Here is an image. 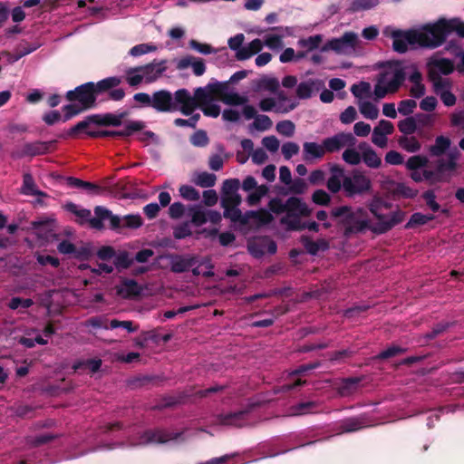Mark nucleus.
Here are the masks:
<instances>
[{"instance_id":"nucleus-1","label":"nucleus","mask_w":464,"mask_h":464,"mask_svg":"<svg viewBox=\"0 0 464 464\" xmlns=\"http://www.w3.org/2000/svg\"><path fill=\"white\" fill-rule=\"evenodd\" d=\"M121 82V78L117 76L107 77L98 82H88L68 91L65 99L70 102H78L85 110L93 109L100 94L116 88Z\"/></svg>"},{"instance_id":"nucleus-2","label":"nucleus","mask_w":464,"mask_h":464,"mask_svg":"<svg viewBox=\"0 0 464 464\" xmlns=\"http://www.w3.org/2000/svg\"><path fill=\"white\" fill-rule=\"evenodd\" d=\"M331 216L336 218L338 224L343 227L345 237L359 234L367 229L372 231V226L370 225L368 214L362 208L356 209L349 206L334 208L331 210Z\"/></svg>"},{"instance_id":"nucleus-3","label":"nucleus","mask_w":464,"mask_h":464,"mask_svg":"<svg viewBox=\"0 0 464 464\" xmlns=\"http://www.w3.org/2000/svg\"><path fill=\"white\" fill-rule=\"evenodd\" d=\"M93 218L90 219L92 228L101 230L104 227L103 222L109 221V228L121 233L124 228L137 229L143 225V219L139 214H129L123 217L114 215L110 209L97 206L94 208Z\"/></svg>"},{"instance_id":"nucleus-4","label":"nucleus","mask_w":464,"mask_h":464,"mask_svg":"<svg viewBox=\"0 0 464 464\" xmlns=\"http://www.w3.org/2000/svg\"><path fill=\"white\" fill-rule=\"evenodd\" d=\"M450 34H452L450 19L440 17L434 23L426 24L421 30H418L420 47L438 48L446 43Z\"/></svg>"},{"instance_id":"nucleus-5","label":"nucleus","mask_w":464,"mask_h":464,"mask_svg":"<svg viewBox=\"0 0 464 464\" xmlns=\"http://www.w3.org/2000/svg\"><path fill=\"white\" fill-rule=\"evenodd\" d=\"M406 78V72L400 62H395L392 72H385L380 74L377 83L374 86L375 99L380 100L387 93L396 92Z\"/></svg>"},{"instance_id":"nucleus-6","label":"nucleus","mask_w":464,"mask_h":464,"mask_svg":"<svg viewBox=\"0 0 464 464\" xmlns=\"http://www.w3.org/2000/svg\"><path fill=\"white\" fill-rule=\"evenodd\" d=\"M175 97L180 103V112L186 116L191 115L197 108H201L213 99L207 87L197 88L193 96L187 89H179L175 92Z\"/></svg>"},{"instance_id":"nucleus-7","label":"nucleus","mask_w":464,"mask_h":464,"mask_svg":"<svg viewBox=\"0 0 464 464\" xmlns=\"http://www.w3.org/2000/svg\"><path fill=\"white\" fill-rule=\"evenodd\" d=\"M286 213L285 216L280 219V223L286 227L290 231V225L292 222H301L302 218H308L312 214V209L308 205L300 198L290 197L286 199Z\"/></svg>"},{"instance_id":"nucleus-8","label":"nucleus","mask_w":464,"mask_h":464,"mask_svg":"<svg viewBox=\"0 0 464 464\" xmlns=\"http://www.w3.org/2000/svg\"><path fill=\"white\" fill-rule=\"evenodd\" d=\"M343 188L347 197H353L369 191L372 184L369 178L358 170H353L351 177L343 179Z\"/></svg>"},{"instance_id":"nucleus-9","label":"nucleus","mask_w":464,"mask_h":464,"mask_svg":"<svg viewBox=\"0 0 464 464\" xmlns=\"http://www.w3.org/2000/svg\"><path fill=\"white\" fill-rule=\"evenodd\" d=\"M358 43V36L356 34L349 32L345 33L340 38H334L324 44L320 51L322 53L328 52L330 50L334 51L337 53L347 54L352 53Z\"/></svg>"},{"instance_id":"nucleus-10","label":"nucleus","mask_w":464,"mask_h":464,"mask_svg":"<svg viewBox=\"0 0 464 464\" xmlns=\"http://www.w3.org/2000/svg\"><path fill=\"white\" fill-rule=\"evenodd\" d=\"M417 34L418 30L416 29L405 31L401 29L393 30L391 34L393 50L399 53H404L408 50V45L420 46V40Z\"/></svg>"},{"instance_id":"nucleus-11","label":"nucleus","mask_w":464,"mask_h":464,"mask_svg":"<svg viewBox=\"0 0 464 464\" xmlns=\"http://www.w3.org/2000/svg\"><path fill=\"white\" fill-rule=\"evenodd\" d=\"M151 107L158 112L180 111V103L177 102L175 93L168 90H160L152 93Z\"/></svg>"},{"instance_id":"nucleus-12","label":"nucleus","mask_w":464,"mask_h":464,"mask_svg":"<svg viewBox=\"0 0 464 464\" xmlns=\"http://www.w3.org/2000/svg\"><path fill=\"white\" fill-rule=\"evenodd\" d=\"M170 271L181 274L189 271L198 263V256L191 254H169Z\"/></svg>"},{"instance_id":"nucleus-13","label":"nucleus","mask_w":464,"mask_h":464,"mask_svg":"<svg viewBox=\"0 0 464 464\" xmlns=\"http://www.w3.org/2000/svg\"><path fill=\"white\" fill-rule=\"evenodd\" d=\"M248 252L256 258L262 257L266 253H276L277 245L269 237H258L247 242Z\"/></svg>"},{"instance_id":"nucleus-14","label":"nucleus","mask_w":464,"mask_h":464,"mask_svg":"<svg viewBox=\"0 0 464 464\" xmlns=\"http://www.w3.org/2000/svg\"><path fill=\"white\" fill-rule=\"evenodd\" d=\"M356 139L352 133L340 132L333 137L326 138L323 140V148L325 152H335L344 146L353 147L355 145Z\"/></svg>"},{"instance_id":"nucleus-15","label":"nucleus","mask_w":464,"mask_h":464,"mask_svg":"<svg viewBox=\"0 0 464 464\" xmlns=\"http://www.w3.org/2000/svg\"><path fill=\"white\" fill-rule=\"evenodd\" d=\"M183 435V432H171L162 429L147 430L141 435L146 443L164 444L170 440H177Z\"/></svg>"},{"instance_id":"nucleus-16","label":"nucleus","mask_w":464,"mask_h":464,"mask_svg":"<svg viewBox=\"0 0 464 464\" xmlns=\"http://www.w3.org/2000/svg\"><path fill=\"white\" fill-rule=\"evenodd\" d=\"M47 144L41 140L24 143L21 149L11 152V157L14 160L23 159L24 157H36L47 154Z\"/></svg>"},{"instance_id":"nucleus-17","label":"nucleus","mask_w":464,"mask_h":464,"mask_svg":"<svg viewBox=\"0 0 464 464\" xmlns=\"http://www.w3.org/2000/svg\"><path fill=\"white\" fill-rule=\"evenodd\" d=\"M166 63V60H161L160 62H156V60H154L150 63L130 69L128 73L140 72L146 78L147 82H152L167 70Z\"/></svg>"},{"instance_id":"nucleus-18","label":"nucleus","mask_w":464,"mask_h":464,"mask_svg":"<svg viewBox=\"0 0 464 464\" xmlns=\"http://www.w3.org/2000/svg\"><path fill=\"white\" fill-rule=\"evenodd\" d=\"M405 218V212L401 209L393 211L391 216L386 215V218L382 222H377L372 227V232L381 235L390 231L392 227L401 223Z\"/></svg>"},{"instance_id":"nucleus-19","label":"nucleus","mask_w":464,"mask_h":464,"mask_svg":"<svg viewBox=\"0 0 464 464\" xmlns=\"http://www.w3.org/2000/svg\"><path fill=\"white\" fill-rule=\"evenodd\" d=\"M369 426L371 425L368 417L365 414H362L341 420L338 430L339 433L355 432Z\"/></svg>"},{"instance_id":"nucleus-20","label":"nucleus","mask_w":464,"mask_h":464,"mask_svg":"<svg viewBox=\"0 0 464 464\" xmlns=\"http://www.w3.org/2000/svg\"><path fill=\"white\" fill-rule=\"evenodd\" d=\"M250 411L251 407L238 411L220 413L217 416V420L221 425L240 428L244 426L246 420V416Z\"/></svg>"},{"instance_id":"nucleus-21","label":"nucleus","mask_w":464,"mask_h":464,"mask_svg":"<svg viewBox=\"0 0 464 464\" xmlns=\"http://www.w3.org/2000/svg\"><path fill=\"white\" fill-rule=\"evenodd\" d=\"M358 149L362 152V160L371 169H378L382 165V159L376 151L365 141L359 143Z\"/></svg>"},{"instance_id":"nucleus-22","label":"nucleus","mask_w":464,"mask_h":464,"mask_svg":"<svg viewBox=\"0 0 464 464\" xmlns=\"http://www.w3.org/2000/svg\"><path fill=\"white\" fill-rule=\"evenodd\" d=\"M145 127H146V124L142 121H129L125 125V128L122 130H103V132L106 133L103 135V138L104 137L126 138V137L131 136L133 133H135L137 131L142 130Z\"/></svg>"},{"instance_id":"nucleus-23","label":"nucleus","mask_w":464,"mask_h":464,"mask_svg":"<svg viewBox=\"0 0 464 464\" xmlns=\"http://www.w3.org/2000/svg\"><path fill=\"white\" fill-rule=\"evenodd\" d=\"M141 287L133 279H124L121 285L116 286V294L124 299H130L140 295Z\"/></svg>"},{"instance_id":"nucleus-24","label":"nucleus","mask_w":464,"mask_h":464,"mask_svg":"<svg viewBox=\"0 0 464 464\" xmlns=\"http://www.w3.org/2000/svg\"><path fill=\"white\" fill-rule=\"evenodd\" d=\"M300 241L305 251L312 256L317 255L319 251H326L329 249V243L324 238L314 241L310 237L303 235L300 237Z\"/></svg>"},{"instance_id":"nucleus-25","label":"nucleus","mask_w":464,"mask_h":464,"mask_svg":"<svg viewBox=\"0 0 464 464\" xmlns=\"http://www.w3.org/2000/svg\"><path fill=\"white\" fill-rule=\"evenodd\" d=\"M324 156L323 144L306 141L303 144V160L310 162L313 160L322 159Z\"/></svg>"},{"instance_id":"nucleus-26","label":"nucleus","mask_w":464,"mask_h":464,"mask_svg":"<svg viewBox=\"0 0 464 464\" xmlns=\"http://www.w3.org/2000/svg\"><path fill=\"white\" fill-rule=\"evenodd\" d=\"M459 152L455 150L454 151H450L448 154V160H445L443 159L439 160L437 162V171L439 173L443 174L445 171H454L456 170L458 164L457 160L459 159Z\"/></svg>"},{"instance_id":"nucleus-27","label":"nucleus","mask_w":464,"mask_h":464,"mask_svg":"<svg viewBox=\"0 0 464 464\" xmlns=\"http://www.w3.org/2000/svg\"><path fill=\"white\" fill-rule=\"evenodd\" d=\"M362 377H349L341 381L338 387V393L343 396H349L357 391L359 383L362 382Z\"/></svg>"},{"instance_id":"nucleus-28","label":"nucleus","mask_w":464,"mask_h":464,"mask_svg":"<svg viewBox=\"0 0 464 464\" xmlns=\"http://www.w3.org/2000/svg\"><path fill=\"white\" fill-rule=\"evenodd\" d=\"M369 210L371 213L378 219L377 222H382L386 218V215L382 213V210L389 209L391 208V204L385 202L381 198L375 197L368 205Z\"/></svg>"},{"instance_id":"nucleus-29","label":"nucleus","mask_w":464,"mask_h":464,"mask_svg":"<svg viewBox=\"0 0 464 464\" xmlns=\"http://www.w3.org/2000/svg\"><path fill=\"white\" fill-rule=\"evenodd\" d=\"M321 85L320 81L318 80H308L305 82H302L297 85L296 88V95L299 99H309L311 98L314 89L315 85ZM319 86L316 87L318 90Z\"/></svg>"},{"instance_id":"nucleus-30","label":"nucleus","mask_w":464,"mask_h":464,"mask_svg":"<svg viewBox=\"0 0 464 464\" xmlns=\"http://www.w3.org/2000/svg\"><path fill=\"white\" fill-rule=\"evenodd\" d=\"M455 324V322L449 321H441L438 324H434L431 330L425 334L424 339L426 341H430L435 339L437 336L443 334L447 332L450 327Z\"/></svg>"},{"instance_id":"nucleus-31","label":"nucleus","mask_w":464,"mask_h":464,"mask_svg":"<svg viewBox=\"0 0 464 464\" xmlns=\"http://www.w3.org/2000/svg\"><path fill=\"white\" fill-rule=\"evenodd\" d=\"M450 143V140L448 137L438 136L435 140V144L430 146V152L432 156L440 157L446 152Z\"/></svg>"},{"instance_id":"nucleus-32","label":"nucleus","mask_w":464,"mask_h":464,"mask_svg":"<svg viewBox=\"0 0 464 464\" xmlns=\"http://www.w3.org/2000/svg\"><path fill=\"white\" fill-rule=\"evenodd\" d=\"M429 77L433 83V91L437 95L440 94L442 92L448 91L450 88V81L441 77L440 74L436 72H430Z\"/></svg>"},{"instance_id":"nucleus-33","label":"nucleus","mask_w":464,"mask_h":464,"mask_svg":"<svg viewBox=\"0 0 464 464\" xmlns=\"http://www.w3.org/2000/svg\"><path fill=\"white\" fill-rule=\"evenodd\" d=\"M224 218L230 219L232 222H238L241 225H247L246 212L242 214L238 207L224 208Z\"/></svg>"},{"instance_id":"nucleus-34","label":"nucleus","mask_w":464,"mask_h":464,"mask_svg":"<svg viewBox=\"0 0 464 464\" xmlns=\"http://www.w3.org/2000/svg\"><path fill=\"white\" fill-rule=\"evenodd\" d=\"M379 3V0H353L348 10L352 13L367 11L376 7Z\"/></svg>"},{"instance_id":"nucleus-35","label":"nucleus","mask_w":464,"mask_h":464,"mask_svg":"<svg viewBox=\"0 0 464 464\" xmlns=\"http://www.w3.org/2000/svg\"><path fill=\"white\" fill-rule=\"evenodd\" d=\"M246 216H247V223L249 222V220L251 218H255L257 220L258 223H260L262 225H267V224L271 223L272 220L274 219L270 211L264 209V208L259 209L258 211H254V210L246 211Z\"/></svg>"},{"instance_id":"nucleus-36","label":"nucleus","mask_w":464,"mask_h":464,"mask_svg":"<svg viewBox=\"0 0 464 464\" xmlns=\"http://www.w3.org/2000/svg\"><path fill=\"white\" fill-rule=\"evenodd\" d=\"M392 193L394 196L401 197L403 198H414L418 194V190L409 187L405 183L397 182L394 185Z\"/></svg>"},{"instance_id":"nucleus-37","label":"nucleus","mask_w":464,"mask_h":464,"mask_svg":"<svg viewBox=\"0 0 464 464\" xmlns=\"http://www.w3.org/2000/svg\"><path fill=\"white\" fill-rule=\"evenodd\" d=\"M323 41V36L321 34H315L309 36L307 38H301L298 40L297 44L302 48H305L306 52H312L317 48H319L321 43Z\"/></svg>"},{"instance_id":"nucleus-38","label":"nucleus","mask_w":464,"mask_h":464,"mask_svg":"<svg viewBox=\"0 0 464 464\" xmlns=\"http://www.w3.org/2000/svg\"><path fill=\"white\" fill-rule=\"evenodd\" d=\"M435 218L433 215H425L420 212L413 213L410 220L406 223L405 228H413L417 226H422L427 224L429 221H431Z\"/></svg>"},{"instance_id":"nucleus-39","label":"nucleus","mask_w":464,"mask_h":464,"mask_svg":"<svg viewBox=\"0 0 464 464\" xmlns=\"http://www.w3.org/2000/svg\"><path fill=\"white\" fill-rule=\"evenodd\" d=\"M189 394L179 393L178 396H167L162 398L161 401L154 406V409L161 410L164 408L173 407L177 404L184 402V400L188 397Z\"/></svg>"},{"instance_id":"nucleus-40","label":"nucleus","mask_w":464,"mask_h":464,"mask_svg":"<svg viewBox=\"0 0 464 464\" xmlns=\"http://www.w3.org/2000/svg\"><path fill=\"white\" fill-rule=\"evenodd\" d=\"M216 180L217 177L215 174L203 171L197 175L194 182L201 188H211L215 186Z\"/></svg>"},{"instance_id":"nucleus-41","label":"nucleus","mask_w":464,"mask_h":464,"mask_svg":"<svg viewBox=\"0 0 464 464\" xmlns=\"http://www.w3.org/2000/svg\"><path fill=\"white\" fill-rule=\"evenodd\" d=\"M191 216V222L197 226H202L208 221L207 212L204 211L199 206H193L188 209Z\"/></svg>"},{"instance_id":"nucleus-42","label":"nucleus","mask_w":464,"mask_h":464,"mask_svg":"<svg viewBox=\"0 0 464 464\" xmlns=\"http://www.w3.org/2000/svg\"><path fill=\"white\" fill-rule=\"evenodd\" d=\"M102 360L101 359H88L86 361H79L74 362L72 368L74 371L82 369V368H88L92 372H97L101 366H102Z\"/></svg>"},{"instance_id":"nucleus-43","label":"nucleus","mask_w":464,"mask_h":464,"mask_svg":"<svg viewBox=\"0 0 464 464\" xmlns=\"http://www.w3.org/2000/svg\"><path fill=\"white\" fill-rule=\"evenodd\" d=\"M360 112L367 119L375 120L379 115V109L371 102H362L359 104Z\"/></svg>"},{"instance_id":"nucleus-44","label":"nucleus","mask_w":464,"mask_h":464,"mask_svg":"<svg viewBox=\"0 0 464 464\" xmlns=\"http://www.w3.org/2000/svg\"><path fill=\"white\" fill-rule=\"evenodd\" d=\"M400 146L408 152H417L420 150V143L415 137H401L399 139Z\"/></svg>"},{"instance_id":"nucleus-45","label":"nucleus","mask_w":464,"mask_h":464,"mask_svg":"<svg viewBox=\"0 0 464 464\" xmlns=\"http://www.w3.org/2000/svg\"><path fill=\"white\" fill-rule=\"evenodd\" d=\"M132 263L133 259L130 257V255L127 251L120 252L117 256L115 255L113 261V264L118 271L130 267Z\"/></svg>"},{"instance_id":"nucleus-46","label":"nucleus","mask_w":464,"mask_h":464,"mask_svg":"<svg viewBox=\"0 0 464 464\" xmlns=\"http://www.w3.org/2000/svg\"><path fill=\"white\" fill-rule=\"evenodd\" d=\"M399 130L405 135L413 134L416 130V120L414 117H407L404 120H401L398 123Z\"/></svg>"},{"instance_id":"nucleus-47","label":"nucleus","mask_w":464,"mask_h":464,"mask_svg":"<svg viewBox=\"0 0 464 464\" xmlns=\"http://www.w3.org/2000/svg\"><path fill=\"white\" fill-rule=\"evenodd\" d=\"M64 208L67 211L74 214L76 217L81 218L85 220H88L89 223H90V219L92 218H91V215H92L91 210L86 209V208L79 209L78 206L73 202L66 203L64 206Z\"/></svg>"},{"instance_id":"nucleus-48","label":"nucleus","mask_w":464,"mask_h":464,"mask_svg":"<svg viewBox=\"0 0 464 464\" xmlns=\"http://www.w3.org/2000/svg\"><path fill=\"white\" fill-rule=\"evenodd\" d=\"M227 82H217L215 83H208L207 85V89L208 90L210 96H218L221 102L223 95H225L226 92H227Z\"/></svg>"},{"instance_id":"nucleus-49","label":"nucleus","mask_w":464,"mask_h":464,"mask_svg":"<svg viewBox=\"0 0 464 464\" xmlns=\"http://www.w3.org/2000/svg\"><path fill=\"white\" fill-rule=\"evenodd\" d=\"M428 164V159L425 156L415 155L408 159L406 168L410 170H418Z\"/></svg>"},{"instance_id":"nucleus-50","label":"nucleus","mask_w":464,"mask_h":464,"mask_svg":"<svg viewBox=\"0 0 464 464\" xmlns=\"http://www.w3.org/2000/svg\"><path fill=\"white\" fill-rule=\"evenodd\" d=\"M36 186L34 179L31 173H24L23 176V185L21 187L20 192L24 195L30 196L35 191Z\"/></svg>"},{"instance_id":"nucleus-51","label":"nucleus","mask_w":464,"mask_h":464,"mask_svg":"<svg viewBox=\"0 0 464 464\" xmlns=\"http://www.w3.org/2000/svg\"><path fill=\"white\" fill-rule=\"evenodd\" d=\"M180 196L190 201H197L199 199V192L192 186L181 185L179 188Z\"/></svg>"},{"instance_id":"nucleus-52","label":"nucleus","mask_w":464,"mask_h":464,"mask_svg":"<svg viewBox=\"0 0 464 464\" xmlns=\"http://www.w3.org/2000/svg\"><path fill=\"white\" fill-rule=\"evenodd\" d=\"M157 50V46L152 44H140L129 51V54L131 56H140L151 52H155Z\"/></svg>"},{"instance_id":"nucleus-53","label":"nucleus","mask_w":464,"mask_h":464,"mask_svg":"<svg viewBox=\"0 0 464 464\" xmlns=\"http://www.w3.org/2000/svg\"><path fill=\"white\" fill-rule=\"evenodd\" d=\"M189 140L190 143L195 147H206L209 142L208 134L203 130H198L196 132H194L190 136Z\"/></svg>"},{"instance_id":"nucleus-54","label":"nucleus","mask_w":464,"mask_h":464,"mask_svg":"<svg viewBox=\"0 0 464 464\" xmlns=\"http://www.w3.org/2000/svg\"><path fill=\"white\" fill-rule=\"evenodd\" d=\"M222 102L227 105L237 106L245 104L247 102V99L237 92H227L226 94L222 97Z\"/></svg>"},{"instance_id":"nucleus-55","label":"nucleus","mask_w":464,"mask_h":464,"mask_svg":"<svg viewBox=\"0 0 464 464\" xmlns=\"http://www.w3.org/2000/svg\"><path fill=\"white\" fill-rule=\"evenodd\" d=\"M407 349L400 347L398 345H392L388 347L387 349L382 351L376 358L379 360H386L389 358L395 357L397 355L402 354L406 353Z\"/></svg>"},{"instance_id":"nucleus-56","label":"nucleus","mask_w":464,"mask_h":464,"mask_svg":"<svg viewBox=\"0 0 464 464\" xmlns=\"http://www.w3.org/2000/svg\"><path fill=\"white\" fill-rule=\"evenodd\" d=\"M240 183L237 179H228L224 180L222 185V195H239L237 190Z\"/></svg>"},{"instance_id":"nucleus-57","label":"nucleus","mask_w":464,"mask_h":464,"mask_svg":"<svg viewBox=\"0 0 464 464\" xmlns=\"http://www.w3.org/2000/svg\"><path fill=\"white\" fill-rule=\"evenodd\" d=\"M315 408L316 403L314 401H305L297 403L292 410L294 415H303L314 412Z\"/></svg>"},{"instance_id":"nucleus-58","label":"nucleus","mask_w":464,"mask_h":464,"mask_svg":"<svg viewBox=\"0 0 464 464\" xmlns=\"http://www.w3.org/2000/svg\"><path fill=\"white\" fill-rule=\"evenodd\" d=\"M343 160L350 165H358L362 161V152L355 149H346L343 152Z\"/></svg>"},{"instance_id":"nucleus-59","label":"nucleus","mask_w":464,"mask_h":464,"mask_svg":"<svg viewBox=\"0 0 464 464\" xmlns=\"http://www.w3.org/2000/svg\"><path fill=\"white\" fill-rule=\"evenodd\" d=\"M84 111H86V110L83 109L82 106L77 105L74 103H70V104L64 105L63 107V111L64 112L63 121H67L71 120L72 117L82 113Z\"/></svg>"},{"instance_id":"nucleus-60","label":"nucleus","mask_w":464,"mask_h":464,"mask_svg":"<svg viewBox=\"0 0 464 464\" xmlns=\"http://www.w3.org/2000/svg\"><path fill=\"white\" fill-rule=\"evenodd\" d=\"M273 125L271 119L265 114L257 115L253 122V126L256 130L265 131L269 130Z\"/></svg>"},{"instance_id":"nucleus-61","label":"nucleus","mask_w":464,"mask_h":464,"mask_svg":"<svg viewBox=\"0 0 464 464\" xmlns=\"http://www.w3.org/2000/svg\"><path fill=\"white\" fill-rule=\"evenodd\" d=\"M295 126L293 121L285 120L276 124V130L285 137H292L295 133Z\"/></svg>"},{"instance_id":"nucleus-62","label":"nucleus","mask_w":464,"mask_h":464,"mask_svg":"<svg viewBox=\"0 0 464 464\" xmlns=\"http://www.w3.org/2000/svg\"><path fill=\"white\" fill-rule=\"evenodd\" d=\"M312 200L319 206H328L331 202L330 195L324 189H316L312 195Z\"/></svg>"},{"instance_id":"nucleus-63","label":"nucleus","mask_w":464,"mask_h":464,"mask_svg":"<svg viewBox=\"0 0 464 464\" xmlns=\"http://www.w3.org/2000/svg\"><path fill=\"white\" fill-rule=\"evenodd\" d=\"M421 198L425 200L426 205L433 211L437 212L440 209V205L435 200L436 195L434 190L429 189L422 193Z\"/></svg>"},{"instance_id":"nucleus-64","label":"nucleus","mask_w":464,"mask_h":464,"mask_svg":"<svg viewBox=\"0 0 464 464\" xmlns=\"http://www.w3.org/2000/svg\"><path fill=\"white\" fill-rule=\"evenodd\" d=\"M416 106L417 102L414 100H402L398 104V111L401 115L408 116L413 112Z\"/></svg>"}]
</instances>
